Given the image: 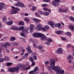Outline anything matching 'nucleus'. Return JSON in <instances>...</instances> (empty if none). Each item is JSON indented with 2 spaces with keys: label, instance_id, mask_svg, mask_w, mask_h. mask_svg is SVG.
<instances>
[{
  "label": "nucleus",
  "instance_id": "f257e3e1",
  "mask_svg": "<svg viewBox=\"0 0 74 74\" xmlns=\"http://www.w3.org/2000/svg\"><path fill=\"white\" fill-rule=\"evenodd\" d=\"M49 62L50 63V65L47 66V69L51 73H53V70L56 71V74H64V71L61 69L60 66L58 65L55 66V60L53 58L50 60Z\"/></svg>",
  "mask_w": 74,
  "mask_h": 74
},
{
  "label": "nucleus",
  "instance_id": "f03ea898",
  "mask_svg": "<svg viewBox=\"0 0 74 74\" xmlns=\"http://www.w3.org/2000/svg\"><path fill=\"white\" fill-rule=\"evenodd\" d=\"M26 67V65L24 64H19L17 65V67L10 68L8 70L10 72H15L19 70L20 68L25 69V67Z\"/></svg>",
  "mask_w": 74,
  "mask_h": 74
},
{
  "label": "nucleus",
  "instance_id": "7ed1b4c3",
  "mask_svg": "<svg viewBox=\"0 0 74 74\" xmlns=\"http://www.w3.org/2000/svg\"><path fill=\"white\" fill-rule=\"evenodd\" d=\"M32 36L35 38L37 37L40 38L41 41H44V40L46 39V36L44 34L40 33L35 32L33 34Z\"/></svg>",
  "mask_w": 74,
  "mask_h": 74
},
{
  "label": "nucleus",
  "instance_id": "20e7f679",
  "mask_svg": "<svg viewBox=\"0 0 74 74\" xmlns=\"http://www.w3.org/2000/svg\"><path fill=\"white\" fill-rule=\"evenodd\" d=\"M14 5L16 7H20V8H26L27 7V6L20 1H18L17 3L15 4Z\"/></svg>",
  "mask_w": 74,
  "mask_h": 74
},
{
  "label": "nucleus",
  "instance_id": "39448f33",
  "mask_svg": "<svg viewBox=\"0 0 74 74\" xmlns=\"http://www.w3.org/2000/svg\"><path fill=\"white\" fill-rule=\"evenodd\" d=\"M2 46L3 47L5 48H8L9 47L11 46V44L8 42H5V44L2 43Z\"/></svg>",
  "mask_w": 74,
  "mask_h": 74
},
{
  "label": "nucleus",
  "instance_id": "423d86ee",
  "mask_svg": "<svg viewBox=\"0 0 74 74\" xmlns=\"http://www.w3.org/2000/svg\"><path fill=\"white\" fill-rule=\"evenodd\" d=\"M35 72L36 74H38L39 72V69L38 68L37 66H36L34 70L31 71H29V74H31Z\"/></svg>",
  "mask_w": 74,
  "mask_h": 74
},
{
  "label": "nucleus",
  "instance_id": "0eeeda50",
  "mask_svg": "<svg viewBox=\"0 0 74 74\" xmlns=\"http://www.w3.org/2000/svg\"><path fill=\"white\" fill-rule=\"evenodd\" d=\"M60 0H54L52 1V4L54 7H58L59 5L58 3L59 2Z\"/></svg>",
  "mask_w": 74,
  "mask_h": 74
},
{
  "label": "nucleus",
  "instance_id": "6e6552de",
  "mask_svg": "<svg viewBox=\"0 0 74 74\" xmlns=\"http://www.w3.org/2000/svg\"><path fill=\"white\" fill-rule=\"evenodd\" d=\"M6 9L7 6L4 4V3L3 2H0V10H2V9Z\"/></svg>",
  "mask_w": 74,
  "mask_h": 74
},
{
  "label": "nucleus",
  "instance_id": "1a4fd4ad",
  "mask_svg": "<svg viewBox=\"0 0 74 74\" xmlns=\"http://www.w3.org/2000/svg\"><path fill=\"white\" fill-rule=\"evenodd\" d=\"M42 28V25L41 24H38L35 27L36 30H41Z\"/></svg>",
  "mask_w": 74,
  "mask_h": 74
},
{
  "label": "nucleus",
  "instance_id": "9d476101",
  "mask_svg": "<svg viewBox=\"0 0 74 74\" xmlns=\"http://www.w3.org/2000/svg\"><path fill=\"white\" fill-rule=\"evenodd\" d=\"M63 52H64V50L61 48H58L56 51V53L58 54H62Z\"/></svg>",
  "mask_w": 74,
  "mask_h": 74
},
{
  "label": "nucleus",
  "instance_id": "9b49d317",
  "mask_svg": "<svg viewBox=\"0 0 74 74\" xmlns=\"http://www.w3.org/2000/svg\"><path fill=\"white\" fill-rule=\"evenodd\" d=\"M35 28V25L33 24H31L29 26V32L32 33V32L34 31Z\"/></svg>",
  "mask_w": 74,
  "mask_h": 74
},
{
  "label": "nucleus",
  "instance_id": "f8f14e48",
  "mask_svg": "<svg viewBox=\"0 0 74 74\" xmlns=\"http://www.w3.org/2000/svg\"><path fill=\"white\" fill-rule=\"evenodd\" d=\"M48 25H50L51 28H54L55 27V25L53 22L52 21H49L47 23Z\"/></svg>",
  "mask_w": 74,
  "mask_h": 74
},
{
  "label": "nucleus",
  "instance_id": "ddd939ff",
  "mask_svg": "<svg viewBox=\"0 0 74 74\" xmlns=\"http://www.w3.org/2000/svg\"><path fill=\"white\" fill-rule=\"evenodd\" d=\"M12 10L11 11V14H15L17 13V11L16 10V8L14 6H12Z\"/></svg>",
  "mask_w": 74,
  "mask_h": 74
},
{
  "label": "nucleus",
  "instance_id": "4468645a",
  "mask_svg": "<svg viewBox=\"0 0 74 74\" xmlns=\"http://www.w3.org/2000/svg\"><path fill=\"white\" fill-rule=\"evenodd\" d=\"M26 50L29 53H32L33 52V51L31 50V47L30 46H28L26 48Z\"/></svg>",
  "mask_w": 74,
  "mask_h": 74
},
{
  "label": "nucleus",
  "instance_id": "2eb2a0df",
  "mask_svg": "<svg viewBox=\"0 0 74 74\" xmlns=\"http://www.w3.org/2000/svg\"><path fill=\"white\" fill-rule=\"evenodd\" d=\"M67 59L69 60V63H71V60L73 59V57L71 55L67 57Z\"/></svg>",
  "mask_w": 74,
  "mask_h": 74
},
{
  "label": "nucleus",
  "instance_id": "dca6fc26",
  "mask_svg": "<svg viewBox=\"0 0 74 74\" xmlns=\"http://www.w3.org/2000/svg\"><path fill=\"white\" fill-rule=\"evenodd\" d=\"M31 56L33 57L34 60H37V56L36 54L35 53H32L31 54Z\"/></svg>",
  "mask_w": 74,
  "mask_h": 74
},
{
  "label": "nucleus",
  "instance_id": "f3484780",
  "mask_svg": "<svg viewBox=\"0 0 74 74\" xmlns=\"http://www.w3.org/2000/svg\"><path fill=\"white\" fill-rule=\"evenodd\" d=\"M32 20L33 21L36 23H39V22H40V20L38 19L37 18H33Z\"/></svg>",
  "mask_w": 74,
  "mask_h": 74
},
{
  "label": "nucleus",
  "instance_id": "a211bd4d",
  "mask_svg": "<svg viewBox=\"0 0 74 74\" xmlns=\"http://www.w3.org/2000/svg\"><path fill=\"white\" fill-rule=\"evenodd\" d=\"M10 29H11L12 30H18L19 29L18 27H13L12 26L10 27Z\"/></svg>",
  "mask_w": 74,
  "mask_h": 74
},
{
  "label": "nucleus",
  "instance_id": "6ab92c4d",
  "mask_svg": "<svg viewBox=\"0 0 74 74\" xmlns=\"http://www.w3.org/2000/svg\"><path fill=\"white\" fill-rule=\"evenodd\" d=\"M30 41L32 42L33 43H34V44H36V43H37V40L36 39H30Z\"/></svg>",
  "mask_w": 74,
  "mask_h": 74
},
{
  "label": "nucleus",
  "instance_id": "aec40b11",
  "mask_svg": "<svg viewBox=\"0 0 74 74\" xmlns=\"http://www.w3.org/2000/svg\"><path fill=\"white\" fill-rule=\"evenodd\" d=\"M28 29H29L28 28H24V29L22 30V32L24 33H29Z\"/></svg>",
  "mask_w": 74,
  "mask_h": 74
},
{
  "label": "nucleus",
  "instance_id": "412c9836",
  "mask_svg": "<svg viewBox=\"0 0 74 74\" xmlns=\"http://www.w3.org/2000/svg\"><path fill=\"white\" fill-rule=\"evenodd\" d=\"M55 33L56 34H63V32L61 30H59L56 31Z\"/></svg>",
  "mask_w": 74,
  "mask_h": 74
},
{
  "label": "nucleus",
  "instance_id": "4be33fe9",
  "mask_svg": "<svg viewBox=\"0 0 74 74\" xmlns=\"http://www.w3.org/2000/svg\"><path fill=\"white\" fill-rule=\"evenodd\" d=\"M46 41H48L49 42H52L53 40L52 39H51V38L49 37H48L46 39Z\"/></svg>",
  "mask_w": 74,
  "mask_h": 74
},
{
  "label": "nucleus",
  "instance_id": "5701e85b",
  "mask_svg": "<svg viewBox=\"0 0 74 74\" xmlns=\"http://www.w3.org/2000/svg\"><path fill=\"white\" fill-rule=\"evenodd\" d=\"M43 15L45 16H47L50 15V13L48 12H43Z\"/></svg>",
  "mask_w": 74,
  "mask_h": 74
},
{
  "label": "nucleus",
  "instance_id": "b1692460",
  "mask_svg": "<svg viewBox=\"0 0 74 74\" xmlns=\"http://www.w3.org/2000/svg\"><path fill=\"white\" fill-rule=\"evenodd\" d=\"M6 25H11L13 23V21H10L6 23Z\"/></svg>",
  "mask_w": 74,
  "mask_h": 74
},
{
  "label": "nucleus",
  "instance_id": "393cba45",
  "mask_svg": "<svg viewBox=\"0 0 74 74\" xmlns=\"http://www.w3.org/2000/svg\"><path fill=\"white\" fill-rule=\"evenodd\" d=\"M11 44L12 45H14V46H17L18 45V43L15 42H12Z\"/></svg>",
  "mask_w": 74,
  "mask_h": 74
},
{
  "label": "nucleus",
  "instance_id": "a878e982",
  "mask_svg": "<svg viewBox=\"0 0 74 74\" xmlns=\"http://www.w3.org/2000/svg\"><path fill=\"white\" fill-rule=\"evenodd\" d=\"M25 33H24L23 32H21L20 33V35L21 36H22V37H26V36L25 35Z\"/></svg>",
  "mask_w": 74,
  "mask_h": 74
},
{
  "label": "nucleus",
  "instance_id": "bb28decb",
  "mask_svg": "<svg viewBox=\"0 0 74 74\" xmlns=\"http://www.w3.org/2000/svg\"><path fill=\"white\" fill-rule=\"evenodd\" d=\"M4 59V60H5V61H7V60H8L9 59V58H8V57L7 56H5L4 58H3Z\"/></svg>",
  "mask_w": 74,
  "mask_h": 74
},
{
  "label": "nucleus",
  "instance_id": "cd10ccee",
  "mask_svg": "<svg viewBox=\"0 0 74 74\" xmlns=\"http://www.w3.org/2000/svg\"><path fill=\"white\" fill-rule=\"evenodd\" d=\"M54 25L55 27H59L61 25V24L60 23H57L56 24H55Z\"/></svg>",
  "mask_w": 74,
  "mask_h": 74
},
{
  "label": "nucleus",
  "instance_id": "c85d7f7f",
  "mask_svg": "<svg viewBox=\"0 0 74 74\" xmlns=\"http://www.w3.org/2000/svg\"><path fill=\"white\" fill-rule=\"evenodd\" d=\"M19 25L21 26H23L25 25V23L23 21H21L19 22Z\"/></svg>",
  "mask_w": 74,
  "mask_h": 74
},
{
  "label": "nucleus",
  "instance_id": "c756f323",
  "mask_svg": "<svg viewBox=\"0 0 74 74\" xmlns=\"http://www.w3.org/2000/svg\"><path fill=\"white\" fill-rule=\"evenodd\" d=\"M45 44L47 46H49V45H51V43L49 42L46 41L45 42Z\"/></svg>",
  "mask_w": 74,
  "mask_h": 74
},
{
  "label": "nucleus",
  "instance_id": "7c9ffc66",
  "mask_svg": "<svg viewBox=\"0 0 74 74\" xmlns=\"http://www.w3.org/2000/svg\"><path fill=\"white\" fill-rule=\"evenodd\" d=\"M24 20L27 22H28L29 21V18L28 17H25L24 18Z\"/></svg>",
  "mask_w": 74,
  "mask_h": 74
},
{
  "label": "nucleus",
  "instance_id": "2f4dec72",
  "mask_svg": "<svg viewBox=\"0 0 74 74\" xmlns=\"http://www.w3.org/2000/svg\"><path fill=\"white\" fill-rule=\"evenodd\" d=\"M42 48H43V46L42 45H39L38 46V49L39 50H41L42 49Z\"/></svg>",
  "mask_w": 74,
  "mask_h": 74
},
{
  "label": "nucleus",
  "instance_id": "473e14b6",
  "mask_svg": "<svg viewBox=\"0 0 74 74\" xmlns=\"http://www.w3.org/2000/svg\"><path fill=\"white\" fill-rule=\"evenodd\" d=\"M2 21L4 22H7V18L6 17H4L2 19Z\"/></svg>",
  "mask_w": 74,
  "mask_h": 74
},
{
  "label": "nucleus",
  "instance_id": "72a5a7b5",
  "mask_svg": "<svg viewBox=\"0 0 74 74\" xmlns=\"http://www.w3.org/2000/svg\"><path fill=\"white\" fill-rule=\"evenodd\" d=\"M24 29L25 28L24 26H21L20 27H19V28H18V30H19L21 31V30H23V29Z\"/></svg>",
  "mask_w": 74,
  "mask_h": 74
},
{
  "label": "nucleus",
  "instance_id": "f704fd0d",
  "mask_svg": "<svg viewBox=\"0 0 74 74\" xmlns=\"http://www.w3.org/2000/svg\"><path fill=\"white\" fill-rule=\"evenodd\" d=\"M69 19L72 22H74V18L72 16H70L69 17Z\"/></svg>",
  "mask_w": 74,
  "mask_h": 74
},
{
  "label": "nucleus",
  "instance_id": "c9c22d12",
  "mask_svg": "<svg viewBox=\"0 0 74 74\" xmlns=\"http://www.w3.org/2000/svg\"><path fill=\"white\" fill-rule=\"evenodd\" d=\"M29 60L31 61V62L34 61V60H33V58H32V57L31 56H30L29 57Z\"/></svg>",
  "mask_w": 74,
  "mask_h": 74
},
{
  "label": "nucleus",
  "instance_id": "e433bc0d",
  "mask_svg": "<svg viewBox=\"0 0 74 74\" xmlns=\"http://www.w3.org/2000/svg\"><path fill=\"white\" fill-rule=\"evenodd\" d=\"M45 27L46 29L47 30V32H48V29H49V26L48 25H46L45 26Z\"/></svg>",
  "mask_w": 74,
  "mask_h": 74
},
{
  "label": "nucleus",
  "instance_id": "4c0bfd02",
  "mask_svg": "<svg viewBox=\"0 0 74 74\" xmlns=\"http://www.w3.org/2000/svg\"><path fill=\"white\" fill-rule=\"evenodd\" d=\"M42 30L44 32H47V30L46 29L45 27V26L43 27H42Z\"/></svg>",
  "mask_w": 74,
  "mask_h": 74
},
{
  "label": "nucleus",
  "instance_id": "58836bf2",
  "mask_svg": "<svg viewBox=\"0 0 74 74\" xmlns=\"http://www.w3.org/2000/svg\"><path fill=\"white\" fill-rule=\"evenodd\" d=\"M66 36H71V34L70 32H67L66 33Z\"/></svg>",
  "mask_w": 74,
  "mask_h": 74
},
{
  "label": "nucleus",
  "instance_id": "ea45409f",
  "mask_svg": "<svg viewBox=\"0 0 74 74\" xmlns=\"http://www.w3.org/2000/svg\"><path fill=\"white\" fill-rule=\"evenodd\" d=\"M38 12L40 15H44V12L42 11H38Z\"/></svg>",
  "mask_w": 74,
  "mask_h": 74
},
{
  "label": "nucleus",
  "instance_id": "a19ab883",
  "mask_svg": "<svg viewBox=\"0 0 74 74\" xmlns=\"http://www.w3.org/2000/svg\"><path fill=\"white\" fill-rule=\"evenodd\" d=\"M10 40L12 41H15V37H11Z\"/></svg>",
  "mask_w": 74,
  "mask_h": 74
},
{
  "label": "nucleus",
  "instance_id": "79ce46f5",
  "mask_svg": "<svg viewBox=\"0 0 74 74\" xmlns=\"http://www.w3.org/2000/svg\"><path fill=\"white\" fill-rule=\"evenodd\" d=\"M42 5L43 7H48V5L46 4H42Z\"/></svg>",
  "mask_w": 74,
  "mask_h": 74
},
{
  "label": "nucleus",
  "instance_id": "37998d69",
  "mask_svg": "<svg viewBox=\"0 0 74 74\" xmlns=\"http://www.w3.org/2000/svg\"><path fill=\"white\" fill-rule=\"evenodd\" d=\"M21 41H22L23 42H26V40L24 38H21Z\"/></svg>",
  "mask_w": 74,
  "mask_h": 74
},
{
  "label": "nucleus",
  "instance_id": "c03bdc74",
  "mask_svg": "<svg viewBox=\"0 0 74 74\" xmlns=\"http://www.w3.org/2000/svg\"><path fill=\"white\" fill-rule=\"evenodd\" d=\"M27 58H28V56H27L25 55H24L23 56V59H27Z\"/></svg>",
  "mask_w": 74,
  "mask_h": 74
},
{
  "label": "nucleus",
  "instance_id": "a18cd8bd",
  "mask_svg": "<svg viewBox=\"0 0 74 74\" xmlns=\"http://www.w3.org/2000/svg\"><path fill=\"white\" fill-rule=\"evenodd\" d=\"M4 61V58H0V63L3 62Z\"/></svg>",
  "mask_w": 74,
  "mask_h": 74
},
{
  "label": "nucleus",
  "instance_id": "49530a36",
  "mask_svg": "<svg viewBox=\"0 0 74 74\" xmlns=\"http://www.w3.org/2000/svg\"><path fill=\"white\" fill-rule=\"evenodd\" d=\"M67 70H73V67H68L67 68Z\"/></svg>",
  "mask_w": 74,
  "mask_h": 74
},
{
  "label": "nucleus",
  "instance_id": "de8ad7c7",
  "mask_svg": "<svg viewBox=\"0 0 74 74\" xmlns=\"http://www.w3.org/2000/svg\"><path fill=\"white\" fill-rule=\"evenodd\" d=\"M7 65L8 66H10L12 65V63L11 62H8L7 63Z\"/></svg>",
  "mask_w": 74,
  "mask_h": 74
},
{
  "label": "nucleus",
  "instance_id": "09e8293b",
  "mask_svg": "<svg viewBox=\"0 0 74 74\" xmlns=\"http://www.w3.org/2000/svg\"><path fill=\"white\" fill-rule=\"evenodd\" d=\"M32 63V66H34V65H35V64H36V63H35V62H34V61H33L32 62H31Z\"/></svg>",
  "mask_w": 74,
  "mask_h": 74
},
{
  "label": "nucleus",
  "instance_id": "8fccbe9b",
  "mask_svg": "<svg viewBox=\"0 0 74 74\" xmlns=\"http://www.w3.org/2000/svg\"><path fill=\"white\" fill-rule=\"evenodd\" d=\"M33 46L35 48H38L37 46V45L35 44L33 45Z\"/></svg>",
  "mask_w": 74,
  "mask_h": 74
},
{
  "label": "nucleus",
  "instance_id": "3c124183",
  "mask_svg": "<svg viewBox=\"0 0 74 74\" xmlns=\"http://www.w3.org/2000/svg\"><path fill=\"white\" fill-rule=\"evenodd\" d=\"M30 66H28L27 68H25V67H24L25 70H28L29 69H30Z\"/></svg>",
  "mask_w": 74,
  "mask_h": 74
},
{
  "label": "nucleus",
  "instance_id": "603ef678",
  "mask_svg": "<svg viewBox=\"0 0 74 74\" xmlns=\"http://www.w3.org/2000/svg\"><path fill=\"white\" fill-rule=\"evenodd\" d=\"M71 46V44H68L67 45V48H70Z\"/></svg>",
  "mask_w": 74,
  "mask_h": 74
},
{
  "label": "nucleus",
  "instance_id": "864d4df0",
  "mask_svg": "<svg viewBox=\"0 0 74 74\" xmlns=\"http://www.w3.org/2000/svg\"><path fill=\"white\" fill-rule=\"evenodd\" d=\"M49 64V61H47L45 62V64H47V65H48Z\"/></svg>",
  "mask_w": 74,
  "mask_h": 74
},
{
  "label": "nucleus",
  "instance_id": "5fc2aeb1",
  "mask_svg": "<svg viewBox=\"0 0 74 74\" xmlns=\"http://www.w3.org/2000/svg\"><path fill=\"white\" fill-rule=\"evenodd\" d=\"M43 9L45 11H47L48 10V8H43Z\"/></svg>",
  "mask_w": 74,
  "mask_h": 74
},
{
  "label": "nucleus",
  "instance_id": "6e6d98bb",
  "mask_svg": "<svg viewBox=\"0 0 74 74\" xmlns=\"http://www.w3.org/2000/svg\"><path fill=\"white\" fill-rule=\"evenodd\" d=\"M32 9L33 10H36V7H32Z\"/></svg>",
  "mask_w": 74,
  "mask_h": 74
},
{
  "label": "nucleus",
  "instance_id": "4d7b16f0",
  "mask_svg": "<svg viewBox=\"0 0 74 74\" xmlns=\"http://www.w3.org/2000/svg\"><path fill=\"white\" fill-rule=\"evenodd\" d=\"M44 1H45V2H47V3H48L50 1V0H43Z\"/></svg>",
  "mask_w": 74,
  "mask_h": 74
},
{
  "label": "nucleus",
  "instance_id": "13d9d810",
  "mask_svg": "<svg viewBox=\"0 0 74 74\" xmlns=\"http://www.w3.org/2000/svg\"><path fill=\"white\" fill-rule=\"evenodd\" d=\"M67 12V10H66L63 9L62 12Z\"/></svg>",
  "mask_w": 74,
  "mask_h": 74
},
{
  "label": "nucleus",
  "instance_id": "bf43d9fd",
  "mask_svg": "<svg viewBox=\"0 0 74 74\" xmlns=\"http://www.w3.org/2000/svg\"><path fill=\"white\" fill-rule=\"evenodd\" d=\"M25 16H29V14H28V13H26L25 14Z\"/></svg>",
  "mask_w": 74,
  "mask_h": 74
},
{
  "label": "nucleus",
  "instance_id": "052dcab7",
  "mask_svg": "<svg viewBox=\"0 0 74 74\" xmlns=\"http://www.w3.org/2000/svg\"><path fill=\"white\" fill-rule=\"evenodd\" d=\"M59 12H63V9H60L59 10Z\"/></svg>",
  "mask_w": 74,
  "mask_h": 74
},
{
  "label": "nucleus",
  "instance_id": "680f3d73",
  "mask_svg": "<svg viewBox=\"0 0 74 74\" xmlns=\"http://www.w3.org/2000/svg\"><path fill=\"white\" fill-rule=\"evenodd\" d=\"M1 73H4V70L3 69H1Z\"/></svg>",
  "mask_w": 74,
  "mask_h": 74
},
{
  "label": "nucleus",
  "instance_id": "e2e57ef3",
  "mask_svg": "<svg viewBox=\"0 0 74 74\" xmlns=\"http://www.w3.org/2000/svg\"><path fill=\"white\" fill-rule=\"evenodd\" d=\"M62 39L63 41H64V40H66V38L62 37Z\"/></svg>",
  "mask_w": 74,
  "mask_h": 74
},
{
  "label": "nucleus",
  "instance_id": "0e129e2a",
  "mask_svg": "<svg viewBox=\"0 0 74 74\" xmlns=\"http://www.w3.org/2000/svg\"><path fill=\"white\" fill-rule=\"evenodd\" d=\"M15 8L17 11H20V8Z\"/></svg>",
  "mask_w": 74,
  "mask_h": 74
},
{
  "label": "nucleus",
  "instance_id": "69168bd1",
  "mask_svg": "<svg viewBox=\"0 0 74 74\" xmlns=\"http://www.w3.org/2000/svg\"><path fill=\"white\" fill-rule=\"evenodd\" d=\"M35 15L37 16L38 15V14L37 12H36L35 13Z\"/></svg>",
  "mask_w": 74,
  "mask_h": 74
},
{
  "label": "nucleus",
  "instance_id": "338daca9",
  "mask_svg": "<svg viewBox=\"0 0 74 74\" xmlns=\"http://www.w3.org/2000/svg\"><path fill=\"white\" fill-rule=\"evenodd\" d=\"M25 56H28V55H29V53H27L25 54Z\"/></svg>",
  "mask_w": 74,
  "mask_h": 74
},
{
  "label": "nucleus",
  "instance_id": "774afa93",
  "mask_svg": "<svg viewBox=\"0 0 74 74\" xmlns=\"http://www.w3.org/2000/svg\"><path fill=\"white\" fill-rule=\"evenodd\" d=\"M71 9L73 11H74V6H73L72 7Z\"/></svg>",
  "mask_w": 74,
  "mask_h": 74
}]
</instances>
